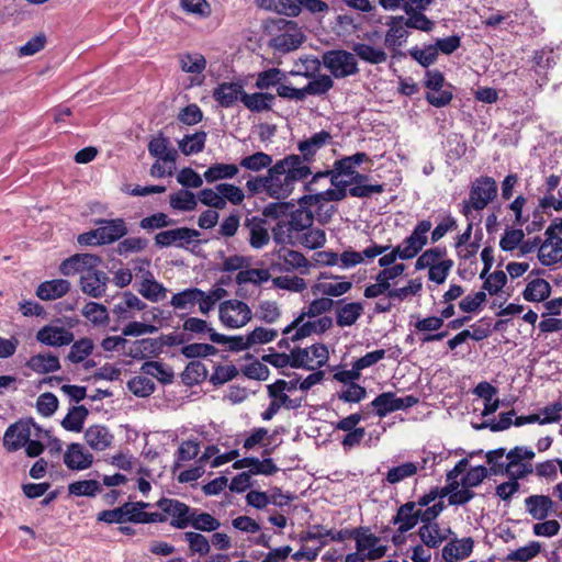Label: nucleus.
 Instances as JSON below:
<instances>
[{
	"label": "nucleus",
	"mask_w": 562,
	"mask_h": 562,
	"mask_svg": "<svg viewBox=\"0 0 562 562\" xmlns=\"http://www.w3.org/2000/svg\"><path fill=\"white\" fill-rule=\"evenodd\" d=\"M182 328L199 338L209 335L210 340L214 344H224L227 340L225 335L216 333L206 321L199 317H188L184 319Z\"/></svg>",
	"instance_id": "b1692460"
},
{
	"label": "nucleus",
	"mask_w": 562,
	"mask_h": 562,
	"mask_svg": "<svg viewBox=\"0 0 562 562\" xmlns=\"http://www.w3.org/2000/svg\"><path fill=\"white\" fill-rule=\"evenodd\" d=\"M328 358V349L323 344H315L307 348H296L294 349L292 368L317 370L327 363Z\"/></svg>",
	"instance_id": "9b49d317"
},
{
	"label": "nucleus",
	"mask_w": 562,
	"mask_h": 562,
	"mask_svg": "<svg viewBox=\"0 0 562 562\" xmlns=\"http://www.w3.org/2000/svg\"><path fill=\"white\" fill-rule=\"evenodd\" d=\"M347 190L327 189L318 193L305 194L299 200L300 205H319L322 202L341 201L347 196Z\"/></svg>",
	"instance_id": "4c0bfd02"
},
{
	"label": "nucleus",
	"mask_w": 562,
	"mask_h": 562,
	"mask_svg": "<svg viewBox=\"0 0 562 562\" xmlns=\"http://www.w3.org/2000/svg\"><path fill=\"white\" fill-rule=\"evenodd\" d=\"M418 403V398L414 395H406L405 397H397L394 392H383L379 394L372 402L371 406L375 411L376 416L380 418L386 415L413 407Z\"/></svg>",
	"instance_id": "f8f14e48"
},
{
	"label": "nucleus",
	"mask_w": 562,
	"mask_h": 562,
	"mask_svg": "<svg viewBox=\"0 0 562 562\" xmlns=\"http://www.w3.org/2000/svg\"><path fill=\"white\" fill-rule=\"evenodd\" d=\"M474 541L472 538H462L447 543L442 549V558L447 562L463 560L473 551Z\"/></svg>",
	"instance_id": "c756f323"
},
{
	"label": "nucleus",
	"mask_w": 562,
	"mask_h": 562,
	"mask_svg": "<svg viewBox=\"0 0 562 562\" xmlns=\"http://www.w3.org/2000/svg\"><path fill=\"white\" fill-rule=\"evenodd\" d=\"M419 469H423V467L415 462H406L397 467H393L386 473V481L390 484L400 483L407 477L414 476Z\"/></svg>",
	"instance_id": "5fc2aeb1"
},
{
	"label": "nucleus",
	"mask_w": 562,
	"mask_h": 562,
	"mask_svg": "<svg viewBox=\"0 0 562 562\" xmlns=\"http://www.w3.org/2000/svg\"><path fill=\"white\" fill-rule=\"evenodd\" d=\"M419 521L418 509H416L415 502H407L404 505L400 506L395 517L393 518V524H398V531L401 533H405L413 529Z\"/></svg>",
	"instance_id": "7c9ffc66"
},
{
	"label": "nucleus",
	"mask_w": 562,
	"mask_h": 562,
	"mask_svg": "<svg viewBox=\"0 0 562 562\" xmlns=\"http://www.w3.org/2000/svg\"><path fill=\"white\" fill-rule=\"evenodd\" d=\"M148 151L151 156L165 162H176L178 156L177 150L170 147L168 138L162 135L154 137L149 142Z\"/></svg>",
	"instance_id": "e433bc0d"
},
{
	"label": "nucleus",
	"mask_w": 562,
	"mask_h": 562,
	"mask_svg": "<svg viewBox=\"0 0 562 562\" xmlns=\"http://www.w3.org/2000/svg\"><path fill=\"white\" fill-rule=\"evenodd\" d=\"M271 278L269 270L267 269H246L240 270L236 276V283L241 285L246 283H252L259 285L267 282Z\"/></svg>",
	"instance_id": "e2e57ef3"
},
{
	"label": "nucleus",
	"mask_w": 562,
	"mask_h": 562,
	"mask_svg": "<svg viewBox=\"0 0 562 562\" xmlns=\"http://www.w3.org/2000/svg\"><path fill=\"white\" fill-rule=\"evenodd\" d=\"M140 371L162 383H170L173 379V372L159 361H147L143 363Z\"/></svg>",
	"instance_id": "6e6d98bb"
},
{
	"label": "nucleus",
	"mask_w": 562,
	"mask_h": 562,
	"mask_svg": "<svg viewBox=\"0 0 562 562\" xmlns=\"http://www.w3.org/2000/svg\"><path fill=\"white\" fill-rule=\"evenodd\" d=\"M64 462L70 470H86L93 463V454L80 443H70L64 454Z\"/></svg>",
	"instance_id": "aec40b11"
},
{
	"label": "nucleus",
	"mask_w": 562,
	"mask_h": 562,
	"mask_svg": "<svg viewBox=\"0 0 562 562\" xmlns=\"http://www.w3.org/2000/svg\"><path fill=\"white\" fill-rule=\"evenodd\" d=\"M93 347V341L90 338H81L72 344L67 358L72 363L82 362L92 353Z\"/></svg>",
	"instance_id": "680f3d73"
},
{
	"label": "nucleus",
	"mask_w": 562,
	"mask_h": 562,
	"mask_svg": "<svg viewBox=\"0 0 562 562\" xmlns=\"http://www.w3.org/2000/svg\"><path fill=\"white\" fill-rule=\"evenodd\" d=\"M384 43L389 48L395 49L403 46L409 35L408 27L404 21V16H392L387 23Z\"/></svg>",
	"instance_id": "5701e85b"
},
{
	"label": "nucleus",
	"mask_w": 562,
	"mask_h": 562,
	"mask_svg": "<svg viewBox=\"0 0 562 562\" xmlns=\"http://www.w3.org/2000/svg\"><path fill=\"white\" fill-rule=\"evenodd\" d=\"M128 390L138 397H147L155 391V383L146 376H134L127 382Z\"/></svg>",
	"instance_id": "774afa93"
},
{
	"label": "nucleus",
	"mask_w": 562,
	"mask_h": 562,
	"mask_svg": "<svg viewBox=\"0 0 562 562\" xmlns=\"http://www.w3.org/2000/svg\"><path fill=\"white\" fill-rule=\"evenodd\" d=\"M496 195V181L487 176L480 177L473 181L469 193V200L463 201L461 213L465 217H469L472 210H484Z\"/></svg>",
	"instance_id": "39448f33"
},
{
	"label": "nucleus",
	"mask_w": 562,
	"mask_h": 562,
	"mask_svg": "<svg viewBox=\"0 0 562 562\" xmlns=\"http://www.w3.org/2000/svg\"><path fill=\"white\" fill-rule=\"evenodd\" d=\"M170 206L178 211H193L198 205V200L194 193L189 190H179L170 195Z\"/></svg>",
	"instance_id": "864d4df0"
},
{
	"label": "nucleus",
	"mask_w": 562,
	"mask_h": 562,
	"mask_svg": "<svg viewBox=\"0 0 562 562\" xmlns=\"http://www.w3.org/2000/svg\"><path fill=\"white\" fill-rule=\"evenodd\" d=\"M200 233L189 227H178L162 231L156 234L155 244L160 248L177 247L186 248L193 243H199L196 238Z\"/></svg>",
	"instance_id": "4468645a"
},
{
	"label": "nucleus",
	"mask_w": 562,
	"mask_h": 562,
	"mask_svg": "<svg viewBox=\"0 0 562 562\" xmlns=\"http://www.w3.org/2000/svg\"><path fill=\"white\" fill-rule=\"evenodd\" d=\"M244 88L239 83L223 82L213 90V98L222 108H231L240 99Z\"/></svg>",
	"instance_id": "c85d7f7f"
},
{
	"label": "nucleus",
	"mask_w": 562,
	"mask_h": 562,
	"mask_svg": "<svg viewBox=\"0 0 562 562\" xmlns=\"http://www.w3.org/2000/svg\"><path fill=\"white\" fill-rule=\"evenodd\" d=\"M268 196L274 200L289 198L297 182L308 178L288 156L277 160L267 170Z\"/></svg>",
	"instance_id": "f257e3e1"
},
{
	"label": "nucleus",
	"mask_w": 562,
	"mask_h": 562,
	"mask_svg": "<svg viewBox=\"0 0 562 562\" xmlns=\"http://www.w3.org/2000/svg\"><path fill=\"white\" fill-rule=\"evenodd\" d=\"M551 294V285L544 279H535L527 283L522 296L528 302H543Z\"/></svg>",
	"instance_id": "a19ab883"
},
{
	"label": "nucleus",
	"mask_w": 562,
	"mask_h": 562,
	"mask_svg": "<svg viewBox=\"0 0 562 562\" xmlns=\"http://www.w3.org/2000/svg\"><path fill=\"white\" fill-rule=\"evenodd\" d=\"M418 535L423 543L428 548H438L446 539L438 524L423 525L418 530Z\"/></svg>",
	"instance_id": "603ef678"
},
{
	"label": "nucleus",
	"mask_w": 562,
	"mask_h": 562,
	"mask_svg": "<svg viewBox=\"0 0 562 562\" xmlns=\"http://www.w3.org/2000/svg\"><path fill=\"white\" fill-rule=\"evenodd\" d=\"M366 160H368V155L366 153H357L352 156H347L336 160L333 170L338 175L351 177L356 171V167Z\"/></svg>",
	"instance_id": "09e8293b"
},
{
	"label": "nucleus",
	"mask_w": 562,
	"mask_h": 562,
	"mask_svg": "<svg viewBox=\"0 0 562 562\" xmlns=\"http://www.w3.org/2000/svg\"><path fill=\"white\" fill-rule=\"evenodd\" d=\"M278 259L282 261L285 271L297 270L301 274H307L313 266L303 254L289 248L280 249Z\"/></svg>",
	"instance_id": "a878e982"
},
{
	"label": "nucleus",
	"mask_w": 562,
	"mask_h": 562,
	"mask_svg": "<svg viewBox=\"0 0 562 562\" xmlns=\"http://www.w3.org/2000/svg\"><path fill=\"white\" fill-rule=\"evenodd\" d=\"M331 135L329 132L322 130L311 137L297 143L300 154L286 155L295 166H297L307 177L312 175L310 164L314 161L316 154L326 145L330 144Z\"/></svg>",
	"instance_id": "20e7f679"
},
{
	"label": "nucleus",
	"mask_w": 562,
	"mask_h": 562,
	"mask_svg": "<svg viewBox=\"0 0 562 562\" xmlns=\"http://www.w3.org/2000/svg\"><path fill=\"white\" fill-rule=\"evenodd\" d=\"M179 64L184 72L199 75L204 71L206 60L200 53H184L179 56Z\"/></svg>",
	"instance_id": "8fccbe9b"
},
{
	"label": "nucleus",
	"mask_w": 562,
	"mask_h": 562,
	"mask_svg": "<svg viewBox=\"0 0 562 562\" xmlns=\"http://www.w3.org/2000/svg\"><path fill=\"white\" fill-rule=\"evenodd\" d=\"M526 512L537 520H544L553 507L552 499L547 495H530L525 499Z\"/></svg>",
	"instance_id": "72a5a7b5"
},
{
	"label": "nucleus",
	"mask_w": 562,
	"mask_h": 562,
	"mask_svg": "<svg viewBox=\"0 0 562 562\" xmlns=\"http://www.w3.org/2000/svg\"><path fill=\"white\" fill-rule=\"evenodd\" d=\"M100 224L98 232L103 245L119 240L127 234L126 224L122 218L101 221Z\"/></svg>",
	"instance_id": "f704fd0d"
},
{
	"label": "nucleus",
	"mask_w": 562,
	"mask_h": 562,
	"mask_svg": "<svg viewBox=\"0 0 562 562\" xmlns=\"http://www.w3.org/2000/svg\"><path fill=\"white\" fill-rule=\"evenodd\" d=\"M277 25L281 33L271 38L270 45L281 53H289L299 48L304 41V35L297 23L280 19Z\"/></svg>",
	"instance_id": "9d476101"
},
{
	"label": "nucleus",
	"mask_w": 562,
	"mask_h": 562,
	"mask_svg": "<svg viewBox=\"0 0 562 562\" xmlns=\"http://www.w3.org/2000/svg\"><path fill=\"white\" fill-rule=\"evenodd\" d=\"M271 402L268 408L261 414L263 420H270L280 411L281 407L286 409H295L301 406L300 400L290 398L289 395H281L279 393L269 395Z\"/></svg>",
	"instance_id": "79ce46f5"
},
{
	"label": "nucleus",
	"mask_w": 562,
	"mask_h": 562,
	"mask_svg": "<svg viewBox=\"0 0 562 562\" xmlns=\"http://www.w3.org/2000/svg\"><path fill=\"white\" fill-rule=\"evenodd\" d=\"M157 506L170 517V526L177 529H187L190 526L194 508L176 498H160Z\"/></svg>",
	"instance_id": "ddd939ff"
},
{
	"label": "nucleus",
	"mask_w": 562,
	"mask_h": 562,
	"mask_svg": "<svg viewBox=\"0 0 562 562\" xmlns=\"http://www.w3.org/2000/svg\"><path fill=\"white\" fill-rule=\"evenodd\" d=\"M137 292L149 302L157 303L166 299L168 290L155 279L154 273H147L145 280L138 281Z\"/></svg>",
	"instance_id": "cd10ccee"
},
{
	"label": "nucleus",
	"mask_w": 562,
	"mask_h": 562,
	"mask_svg": "<svg viewBox=\"0 0 562 562\" xmlns=\"http://www.w3.org/2000/svg\"><path fill=\"white\" fill-rule=\"evenodd\" d=\"M88 409L80 405L74 406L61 422V426L69 431L79 432L83 428L85 420L88 416Z\"/></svg>",
	"instance_id": "de8ad7c7"
},
{
	"label": "nucleus",
	"mask_w": 562,
	"mask_h": 562,
	"mask_svg": "<svg viewBox=\"0 0 562 562\" xmlns=\"http://www.w3.org/2000/svg\"><path fill=\"white\" fill-rule=\"evenodd\" d=\"M26 367L35 373L46 374L58 371L60 362L58 357L52 353H37L27 360Z\"/></svg>",
	"instance_id": "c9c22d12"
},
{
	"label": "nucleus",
	"mask_w": 562,
	"mask_h": 562,
	"mask_svg": "<svg viewBox=\"0 0 562 562\" xmlns=\"http://www.w3.org/2000/svg\"><path fill=\"white\" fill-rule=\"evenodd\" d=\"M183 538L192 553L204 557L211 551V543L205 536L195 531H186Z\"/></svg>",
	"instance_id": "4d7b16f0"
},
{
	"label": "nucleus",
	"mask_w": 562,
	"mask_h": 562,
	"mask_svg": "<svg viewBox=\"0 0 562 562\" xmlns=\"http://www.w3.org/2000/svg\"><path fill=\"white\" fill-rule=\"evenodd\" d=\"M266 220L251 216L245 220L244 226L249 232V244L255 249H261L269 244L270 236L266 227Z\"/></svg>",
	"instance_id": "4be33fe9"
},
{
	"label": "nucleus",
	"mask_w": 562,
	"mask_h": 562,
	"mask_svg": "<svg viewBox=\"0 0 562 562\" xmlns=\"http://www.w3.org/2000/svg\"><path fill=\"white\" fill-rule=\"evenodd\" d=\"M364 306L361 302H338L335 311L336 324L339 327H350L362 316Z\"/></svg>",
	"instance_id": "393cba45"
},
{
	"label": "nucleus",
	"mask_w": 562,
	"mask_h": 562,
	"mask_svg": "<svg viewBox=\"0 0 562 562\" xmlns=\"http://www.w3.org/2000/svg\"><path fill=\"white\" fill-rule=\"evenodd\" d=\"M334 87L333 77L329 75H318L305 87V95H322L327 93Z\"/></svg>",
	"instance_id": "69168bd1"
},
{
	"label": "nucleus",
	"mask_w": 562,
	"mask_h": 562,
	"mask_svg": "<svg viewBox=\"0 0 562 562\" xmlns=\"http://www.w3.org/2000/svg\"><path fill=\"white\" fill-rule=\"evenodd\" d=\"M535 451L529 447H514L506 454L508 469L505 474L509 479L517 482L525 479L533 471L530 461L535 458Z\"/></svg>",
	"instance_id": "1a4fd4ad"
},
{
	"label": "nucleus",
	"mask_w": 562,
	"mask_h": 562,
	"mask_svg": "<svg viewBox=\"0 0 562 562\" xmlns=\"http://www.w3.org/2000/svg\"><path fill=\"white\" fill-rule=\"evenodd\" d=\"M189 527L202 532H212L221 527V522L211 514L194 508V515L191 516Z\"/></svg>",
	"instance_id": "a18cd8bd"
},
{
	"label": "nucleus",
	"mask_w": 562,
	"mask_h": 562,
	"mask_svg": "<svg viewBox=\"0 0 562 562\" xmlns=\"http://www.w3.org/2000/svg\"><path fill=\"white\" fill-rule=\"evenodd\" d=\"M390 247L378 245L372 243L370 246L364 248L361 252L355 251L351 249L345 250L339 255V263L342 268H352L357 265H360L364 261V259L372 260L379 255L386 251Z\"/></svg>",
	"instance_id": "dca6fc26"
},
{
	"label": "nucleus",
	"mask_w": 562,
	"mask_h": 562,
	"mask_svg": "<svg viewBox=\"0 0 562 562\" xmlns=\"http://www.w3.org/2000/svg\"><path fill=\"white\" fill-rule=\"evenodd\" d=\"M447 250L445 247H435L423 252L415 262L416 270L430 269L443 260Z\"/></svg>",
	"instance_id": "bf43d9fd"
},
{
	"label": "nucleus",
	"mask_w": 562,
	"mask_h": 562,
	"mask_svg": "<svg viewBox=\"0 0 562 562\" xmlns=\"http://www.w3.org/2000/svg\"><path fill=\"white\" fill-rule=\"evenodd\" d=\"M68 491L75 496H95L101 492V485L95 480L76 481L68 486Z\"/></svg>",
	"instance_id": "338daca9"
},
{
	"label": "nucleus",
	"mask_w": 562,
	"mask_h": 562,
	"mask_svg": "<svg viewBox=\"0 0 562 562\" xmlns=\"http://www.w3.org/2000/svg\"><path fill=\"white\" fill-rule=\"evenodd\" d=\"M326 243V234L322 228L313 227L307 228L303 234L294 239L291 246H304L308 249L322 248Z\"/></svg>",
	"instance_id": "37998d69"
},
{
	"label": "nucleus",
	"mask_w": 562,
	"mask_h": 562,
	"mask_svg": "<svg viewBox=\"0 0 562 562\" xmlns=\"http://www.w3.org/2000/svg\"><path fill=\"white\" fill-rule=\"evenodd\" d=\"M205 140L206 133L204 131H200L186 135L181 140H179V148L186 156L198 154L204 149Z\"/></svg>",
	"instance_id": "49530a36"
},
{
	"label": "nucleus",
	"mask_w": 562,
	"mask_h": 562,
	"mask_svg": "<svg viewBox=\"0 0 562 562\" xmlns=\"http://www.w3.org/2000/svg\"><path fill=\"white\" fill-rule=\"evenodd\" d=\"M218 317L226 328L237 329L244 327L251 319L252 313L247 303L232 299L220 304Z\"/></svg>",
	"instance_id": "6e6552de"
},
{
	"label": "nucleus",
	"mask_w": 562,
	"mask_h": 562,
	"mask_svg": "<svg viewBox=\"0 0 562 562\" xmlns=\"http://www.w3.org/2000/svg\"><path fill=\"white\" fill-rule=\"evenodd\" d=\"M238 166L250 171L258 172L266 168L269 169L272 166V157L263 151H257L252 155L243 157Z\"/></svg>",
	"instance_id": "3c124183"
},
{
	"label": "nucleus",
	"mask_w": 562,
	"mask_h": 562,
	"mask_svg": "<svg viewBox=\"0 0 562 562\" xmlns=\"http://www.w3.org/2000/svg\"><path fill=\"white\" fill-rule=\"evenodd\" d=\"M352 53L356 58H360L361 60L371 64L379 65L383 64L387 59V54L381 46H373L368 43L358 42L352 45Z\"/></svg>",
	"instance_id": "2f4dec72"
},
{
	"label": "nucleus",
	"mask_w": 562,
	"mask_h": 562,
	"mask_svg": "<svg viewBox=\"0 0 562 562\" xmlns=\"http://www.w3.org/2000/svg\"><path fill=\"white\" fill-rule=\"evenodd\" d=\"M333 325V319L329 316H322L317 319H307L306 316L300 315L289 324L282 334L289 336L291 341H300L314 334L319 335L327 331Z\"/></svg>",
	"instance_id": "0eeeda50"
},
{
	"label": "nucleus",
	"mask_w": 562,
	"mask_h": 562,
	"mask_svg": "<svg viewBox=\"0 0 562 562\" xmlns=\"http://www.w3.org/2000/svg\"><path fill=\"white\" fill-rule=\"evenodd\" d=\"M311 205H300L285 218L279 220L272 228L273 240L281 245H291L303 232L310 228L314 222V214L308 209Z\"/></svg>",
	"instance_id": "7ed1b4c3"
},
{
	"label": "nucleus",
	"mask_w": 562,
	"mask_h": 562,
	"mask_svg": "<svg viewBox=\"0 0 562 562\" xmlns=\"http://www.w3.org/2000/svg\"><path fill=\"white\" fill-rule=\"evenodd\" d=\"M258 4L262 9L289 16H296L300 13V7L292 3L291 0H258Z\"/></svg>",
	"instance_id": "13d9d810"
},
{
	"label": "nucleus",
	"mask_w": 562,
	"mask_h": 562,
	"mask_svg": "<svg viewBox=\"0 0 562 562\" xmlns=\"http://www.w3.org/2000/svg\"><path fill=\"white\" fill-rule=\"evenodd\" d=\"M158 349V342L157 340L153 338H143L135 340L128 348V350L125 352L126 356L136 359L142 360L150 355L155 353Z\"/></svg>",
	"instance_id": "c03bdc74"
},
{
	"label": "nucleus",
	"mask_w": 562,
	"mask_h": 562,
	"mask_svg": "<svg viewBox=\"0 0 562 562\" xmlns=\"http://www.w3.org/2000/svg\"><path fill=\"white\" fill-rule=\"evenodd\" d=\"M36 339L46 346L61 347L74 341V334L64 327L47 325L37 331Z\"/></svg>",
	"instance_id": "a211bd4d"
},
{
	"label": "nucleus",
	"mask_w": 562,
	"mask_h": 562,
	"mask_svg": "<svg viewBox=\"0 0 562 562\" xmlns=\"http://www.w3.org/2000/svg\"><path fill=\"white\" fill-rule=\"evenodd\" d=\"M324 67L336 79H344L359 72L358 60L353 53L345 49L327 50L322 56Z\"/></svg>",
	"instance_id": "423d86ee"
},
{
	"label": "nucleus",
	"mask_w": 562,
	"mask_h": 562,
	"mask_svg": "<svg viewBox=\"0 0 562 562\" xmlns=\"http://www.w3.org/2000/svg\"><path fill=\"white\" fill-rule=\"evenodd\" d=\"M31 438V423L19 420L10 425L3 436V447L9 452L23 448Z\"/></svg>",
	"instance_id": "2eb2a0df"
},
{
	"label": "nucleus",
	"mask_w": 562,
	"mask_h": 562,
	"mask_svg": "<svg viewBox=\"0 0 562 562\" xmlns=\"http://www.w3.org/2000/svg\"><path fill=\"white\" fill-rule=\"evenodd\" d=\"M71 284L66 279H54L42 282L36 289V295L43 301L63 297L70 291Z\"/></svg>",
	"instance_id": "bb28decb"
},
{
	"label": "nucleus",
	"mask_w": 562,
	"mask_h": 562,
	"mask_svg": "<svg viewBox=\"0 0 562 562\" xmlns=\"http://www.w3.org/2000/svg\"><path fill=\"white\" fill-rule=\"evenodd\" d=\"M108 281L109 277L106 273L102 270H97L80 277V288L85 294L99 299L104 295Z\"/></svg>",
	"instance_id": "6ab92c4d"
},
{
	"label": "nucleus",
	"mask_w": 562,
	"mask_h": 562,
	"mask_svg": "<svg viewBox=\"0 0 562 562\" xmlns=\"http://www.w3.org/2000/svg\"><path fill=\"white\" fill-rule=\"evenodd\" d=\"M238 172V165L216 162L204 171L203 178L206 182L214 183L220 180L233 179Z\"/></svg>",
	"instance_id": "58836bf2"
},
{
	"label": "nucleus",
	"mask_w": 562,
	"mask_h": 562,
	"mask_svg": "<svg viewBox=\"0 0 562 562\" xmlns=\"http://www.w3.org/2000/svg\"><path fill=\"white\" fill-rule=\"evenodd\" d=\"M86 443L95 451H104L112 446L114 436L103 425H92L85 430Z\"/></svg>",
	"instance_id": "412c9836"
},
{
	"label": "nucleus",
	"mask_w": 562,
	"mask_h": 562,
	"mask_svg": "<svg viewBox=\"0 0 562 562\" xmlns=\"http://www.w3.org/2000/svg\"><path fill=\"white\" fill-rule=\"evenodd\" d=\"M147 304L130 291L122 293L120 300L113 305L112 313L117 321H127L134 317L133 310L144 311Z\"/></svg>",
	"instance_id": "f3484780"
},
{
	"label": "nucleus",
	"mask_w": 562,
	"mask_h": 562,
	"mask_svg": "<svg viewBox=\"0 0 562 562\" xmlns=\"http://www.w3.org/2000/svg\"><path fill=\"white\" fill-rule=\"evenodd\" d=\"M235 469L248 468L250 475H271L276 473L279 469L274 464L273 460L270 458H265L263 460H259L258 458H243L237 460L234 463Z\"/></svg>",
	"instance_id": "473e14b6"
},
{
	"label": "nucleus",
	"mask_w": 562,
	"mask_h": 562,
	"mask_svg": "<svg viewBox=\"0 0 562 562\" xmlns=\"http://www.w3.org/2000/svg\"><path fill=\"white\" fill-rule=\"evenodd\" d=\"M226 296L227 291L220 285H214L209 291L191 286L175 293L170 300V305L176 311H191L198 305L199 312L202 315H209V313L215 308L216 304Z\"/></svg>",
	"instance_id": "f03ea898"
},
{
	"label": "nucleus",
	"mask_w": 562,
	"mask_h": 562,
	"mask_svg": "<svg viewBox=\"0 0 562 562\" xmlns=\"http://www.w3.org/2000/svg\"><path fill=\"white\" fill-rule=\"evenodd\" d=\"M274 95L267 92H255L241 94L243 104L252 112H262L271 109Z\"/></svg>",
	"instance_id": "ea45409f"
},
{
	"label": "nucleus",
	"mask_w": 562,
	"mask_h": 562,
	"mask_svg": "<svg viewBox=\"0 0 562 562\" xmlns=\"http://www.w3.org/2000/svg\"><path fill=\"white\" fill-rule=\"evenodd\" d=\"M82 315L97 326L105 325L109 322L106 307L97 302H88L82 308Z\"/></svg>",
	"instance_id": "052dcab7"
},
{
	"label": "nucleus",
	"mask_w": 562,
	"mask_h": 562,
	"mask_svg": "<svg viewBox=\"0 0 562 562\" xmlns=\"http://www.w3.org/2000/svg\"><path fill=\"white\" fill-rule=\"evenodd\" d=\"M285 79V74L279 68H270L261 71L257 76L256 87L266 90L279 86Z\"/></svg>",
	"instance_id": "0e129e2a"
}]
</instances>
